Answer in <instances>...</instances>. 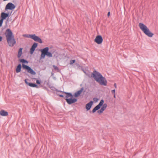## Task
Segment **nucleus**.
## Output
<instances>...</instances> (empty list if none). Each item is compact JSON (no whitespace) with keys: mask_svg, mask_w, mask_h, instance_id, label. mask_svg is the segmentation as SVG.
I'll use <instances>...</instances> for the list:
<instances>
[{"mask_svg":"<svg viewBox=\"0 0 158 158\" xmlns=\"http://www.w3.org/2000/svg\"><path fill=\"white\" fill-rule=\"evenodd\" d=\"M91 76L94 78L96 81L100 85L105 86L106 85L107 81L99 73L94 71L92 73Z\"/></svg>","mask_w":158,"mask_h":158,"instance_id":"f257e3e1","label":"nucleus"},{"mask_svg":"<svg viewBox=\"0 0 158 158\" xmlns=\"http://www.w3.org/2000/svg\"><path fill=\"white\" fill-rule=\"evenodd\" d=\"M104 100L102 99L101 100L99 104L93 109L92 111V112L93 113L95 112L97 110H99L101 106H102L101 109L98 111V113L99 114H101L103 113L107 106V104L106 103L104 104Z\"/></svg>","mask_w":158,"mask_h":158,"instance_id":"f03ea898","label":"nucleus"},{"mask_svg":"<svg viewBox=\"0 0 158 158\" xmlns=\"http://www.w3.org/2000/svg\"><path fill=\"white\" fill-rule=\"evenodd\" d=\"M139 27L141 30L144 33L149 37H152L153 34L151 32L147 27L143 23H140L139 24Z\"/></svg>","mask_w":158,"mask_h":158,"instance_id":"7ed1b4c3","label":"nucleus"},{"mask_svg":"<svg viewBox=\"0 0 158 158\" xmlns=\"http://www.w3.org/2000/svg\"><path fill=\"white\" fill-rule=\"evenodd\" d=\"M48 50L49 48L48 47H46L40 50L41 52L40 56L41 59H44L46 55L48 57H50L52 56V53L48 52Z\"/></svg>","mask_w":158,"mask_h":158,"instance_id":"20e7f679","label":"nucleus"},{"mask_svg":"<svg viewBox=\"0 0 158 158\" xmlns=\"http://www.w3.org/2000/svg\"><path fill=\"white\" fill-rule=\"evenodd\" d=\"M65 94H66L65 100L69 104L74 103L77 101V99L72 98L73 95L71 94L68 93H65Z\"/></svg>","mask_w":158,"mask_h":158,"instance_id":"39448f33","label":"nucleus"},{"mask_svg":"<svg viewBox=\"0 0 158 158\" xmlns=\"http://www.w3.org/2000/svg\"><path fill=\"white\" fill-rule=\"evenodd\" d=\"M22 67L23 69L26 70L28 73L33 75L36 74V73L29 66L23 64Z\"/></svg>","mask_w":158,"mask_h":158,"instance_id":"423d86ee","label":"nucleus"},{"mask_svg":"<svg viewBox=\"0 0 158 158\" xmlns=\"http://www.w3.org/2000/svg\"><path fill=\"white\" fill-rule=\"evenodd\" d=\"M5 35L6 40L9 38L14 37V35L11 30L9 29L6 30L5 33Z\"/></svg>","mask_w":158,"mask_h":158,"instance_id":"0eeeda50","label":"nucleus"},{"mask_svg":"<svg viewBox=\"0 0 158 158\" xmlns=\"http://www.w3.org/2000/svg\"><path fill=\"white\" fill-rule=\"evenodd\" d=\"M15 8V5L11 2L8 3L6 6L5 10H11L14 9Z\"/></svg>","mask_w":158,"mask_h":158,"instance_id":"6e6552de","label":"nucleus"},{"mask_svg":"<svg viewBox=\"0 0 158 158\" xmlns=\"http://www.w3.org/2000/svg\"><path fill=\"white\" fill-rule=\"evenodd\" d=\"M7 42L10 46L13 47L16 43L14 37L7 39Z\"/></svg>","mask_w":158,"mask_h":158,"instance_id":"1a4fd4ad","label":"nucleus"},{"mask_svg":"<svg viewBox=\"0 0 158 158\" xmlns=\"http://www.w3.org/2000/svg\"><path fill=\"white\" fill-rule=\"evenodd\" d=\"M31 38L33 40L35 41L39 42L40 43H42V41L41 39L38 36L35 34L31 35Z\"/></svg>","mask_w":158,"mask_h":158,"instance_id":"9d476101","label":"nucleus"},{"mask_svg":"<svg viewBox=\"0 0 158 158\" xmlns=\"http://www.w3.org/2000/svg\"><path fill=\"white\" fill-rule=\"evenodd\" d=\"M103 39L101 36L99 35L97 36L94 40V41L98 44L102 43Z\"/></svg>","mask_w":158,"mask_h":158,"instance_id":"9b49d317","label":"nucleus"},{"mask_svg":"<svg viewBox=\"0 0 158 158\" xmlns=\"http://www.w3.org/2000/svg\"><path fill=\"white\" fill-rule=\"evenodd\" d=\"M83 90L84 88H81L80 90L76 92L74 94L73 96L75 97H79L83 92Z\"/></svg>","mask_w":158,"mask_h":158,"instance_id":"f8f14e48","label":"nucleus"},{"mask_svg":"<svg viewBox=\"0 0 158 158\" xmlns=\"http://www.w3.org/2000/svg\"><path fill=\"white\" fill-rule=\"evenodd\" d=\"M38 44L36 43H34L32 45L31 49H30V53L31 54H33L35 48L37 47Z\"/></svg>","mask_w":158,"mask_h":158,"instance_id":"ddd939ff","label":"nucleus"},{"mask_svg":"<svg viewBox=\"0 0 158 158\" xmlns=\"http://www.w3.org/2000/svg\"><path fill=\"white\" fill-rule=\"evenodd\" d=\"M9 15V13H6L4 12H2L1 14V19L2 20L6 19Z\"/></svg>","mask_w":158,"mask_h":158,"instance_id":"4468645a","label":"nucleus"},{"mask_svg":"<svg viewBox=\"0 0 158 158\" xmlns=\"http://www.w3.org/2000/svg\"><path fill=\"white\" fill-rule=\"evenodd\" d=\"M93 104V102L91 101L86 105L85 107L87 110H88L90 109Z\"/></svg>","mask_w":158,"mask_h":158,"instance_id":"2eb2a0df","label":"nucleus"},{"mask_svg":"<svg viewBox=\"0 0 158 158\" xmlns=\"http://www.w3.org/2000/svg\"><path fill=\"white\" fill-rule=\"evenodd\" d=\"M0 115L3 116H7L8 115L7 112L4 110H1L0 111Z\"/></svg>","mask_w":158,"mask_h":158,"instance_id":"dca6fc26","label":"nucleus"},{"mask_svg":"<svg viewBox=\"0 0 158 158\" xmlns=\"http://www.w3.org/2000/svg\"><path fill=\"white\" fill-rule=\"evenodd\" d=\"M21 65L20 64L18 65L16 69V71L17 73H19L21 71Z\"/></svg>","mask_w":158,"mask_h":158,"instance_id":"f3484780","label":"nucleus"},{"mask_svg":"<svg viewBox=\"0 0 158 158\" xmlns=\"http://www.w3.org/2000/svg\"><path fill=\"white\" fill-rule=\"evenodd\" d=\"M28 85L31 87H36L37 88H38L37 85L36 84H34V83H30Z\"/></svg>","mask_w":158,"mask_h":158,"instance_id":"a211bd4d","label":"nucleus"},{"mask_svg":"<svg viewBox=\"0 0 158 158\" xmlns=\"http://www.w3.org/2000/svg\"><path fill=\"white\" fill-rule=\"evenodd\" d=\"M23 48H20L19 51L18 52V57H20L22 55V50Z\"/></svg>","mask_w":158,"mask_h":158,"instance_id":"6ab92c4d","label":"nucleus"},{"mask_svg":"<svg viewBox=\"0 0 158 158\" xmlns=\"http://www.w3.org/2000/svg\"><path fill=\"white\" fill-rule=\"evenodd\" d=\"M19 61L20 62H21L22 63H26V64L28 63V62L26 60L24 59H20Z\"/></svg>","mask_w":158,"mask_h":158,"instance_id":"aec40b11","label":"nucleus"},{"mask_svg":"<svg viewBox=\"0 0 158 158\" xmlns=\"http://www.w3.org/2000/svg\"><path fill=\"white\" fill-rule=\"evenodd\" d=\"M23 36L24 37H26L27 38H31V35H27V34H24L23 35Z\"/></svg>","mask_w":158,"mask_h":158,"instance_id":"412c9836","label":"nucleus"},{"mask_svg":"<svg viewBox=\"0 0 158 158\" xmlns=\"http://www.w3.org/2000/svg\"><path fill=\"white\" fill-rule=\"evenodd\" d=\"M53 67L55 70H57V71L59 70V69H58V68L56 66L53 65Z\"/></svg>","mask_w":158,"mask_h":158,"instance_id":"4be33fe9","label":"nucleus"},{"mask_svg":"<svg viewBox=\"0 0 158 158\" xmlns=\"http://www.w3.org/2000/svg\"><path fill=\"white\" fill-rule=\"evenodd\" d=\"M75 62V60H71L70 61V64H72L73 63H74Z\"/></svg>","mask_w":158,"mask_h":158,"instance_id":"5701e85b","label":"nucleus"},{"mask_svg":"<svg viewBox=\"0 0 158 158\" xmlns=\"http://www.w3.org/2000/svg\"><path fill=\"white\" fill-rule=\"evenodd\" d=\"M3 20L2 19L0 20V27L2 26L3 22Z\"/></svg>","mask_w":158,"mask_h":158,"instance_id":"b1692460","label":"nucleus"},{"mask_svg":"<svg viewBox=\"0 0 158 158\" xmlns=\"http://www.w3.org/2000/svg\"><path fill=\"white\" fill-rule=\"evenodd\" d=\"M111 93H112V94H115V89H114V90H111Z\"/></svg>","mask_w":158,"mask_h":158,"instance_id":"393cba45","label":"nucleus"},{"mask_svg":"<svg viewBox=\"0 0 158 158\" xmlns=\"http://www.w3.org/2000/svg\"><path fill=\"white\" fill-rule=\"evenodd\" d=\"M36 83L38 84H40V81L38 80H37L36 81Z\"/></svg>","mask_w":158,"mask_h":158,"instance_id":"a878e982","label":"nucleus"},{"mask_svg":"<svg viewBox=\"0 0 158 158\" xmlns=\"http://www.w3.org/2000/svg\"><path fill=\"white\" fill-rule=\"evenodd\" d=\"M25 83H26L27 85H29V83H29V82H27V79H25Z\"/></svg>","mask_w":158,"mask_h":158,"instance_id":"bb28decb","label":"nucleus"},{"mask_svg":"<svg viewBox=\"0 0 158 158\" xmlns=\"http://www.w3.org/2000/svg\"><path fill=\"white\" fill-rule=\"evenodd\" d=\"M83 71L87 75H88V74L86 73L85 71L83 69H82Z\"/></svg>","mask_w":158,"mask_h":158,"instance_id":"cd10ccee","label":"nucleus"},{"mask_svg":"<svg viewBox=\"0 0 158 158\" xmlns=\"http://www.w3.org/2000/svg\"><path fill=\"white\" fill-rule=\"evenodd\" d=\"M2 36H0V42L2 40Z\"/></svg>","mask_w":158,"mask_h":158,"instance_id":"c85d7f7f","label":"nucleus"},{"mask_svg":"<svg viewBox=\"0 0 158 158\" xmlns=\"http://www.w3.org/2000/svg\"><path fill=\"white\" fill-rule=\"evenodd\" d=\"M114 86L116 88H117V85L116 83H114Z\"/></svg>","mask_w":158,"mask_h":158,"instance_id":"c756f323","label":"nucleus"},{"mask_svg":"<svg viewBox=\"0 0 158 158\" xmlns=\"http://www.w3.org/2000/svg\"><path fill=\"white\" fill-rule=\"evenodd\" d=\"M110 12H108V14H107V15H108V16H109V15H110Z\"/></svg>","mask_w":158,"mask_h":158,"instance_id":"7c9ffc66","label":"nucleus"},{"mask_svg":"<svg viewBox=\"0 0 158 158\" xmlns=\"http://www.w3.org/2000/svg\"><path fill=\"white\" fill-rule=\"evenodd\" d=\"M113 95L114 98H116L115 94H113Z\"/></svg>","mask_w":158,"mask_h":158,"instance_id":"2f4dec72","label":"nucleus"},{"mask_svg":"<svg viewBox=\"0 0 158 158\" xmlns=\"http://www.w3.org/2000/svg\"><path fill=\"white\" fill-rule=\"evenodd\" d=\"M60 97H63L64 96L63 95H60Z\"/></svg>","mask_w":158,"mask_h":158,"instance_id":"473e14b6","label":"nucleus"}]
</instances>
